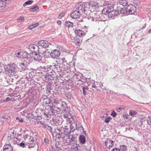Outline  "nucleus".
<instances>
[{"label":"nucleus","mask_w":151,"mask_h":151,"mask_svg":"<svg viewBox=\"0 0 151 151\" xmlns=\"http://www.w3.org/2000/svg\"><path fill=\"white\" fill-rule=\"evenodd\" d=\"M19 65L23 70H26L27 69V63L26 62L19 64Z\"/></svg>","instance_id":"obj_32"},{"label":"nucleus","mask_w":151,"mask_h":151,"mask_svg":"<svg viewBox=\"0 0 151 151\" xmlns=\"http://www.w3.org/2000/svg\"><path fill=\"white\" fill-rule=\"evenodd\" d=\"M137 114L136 111L130 110L129 112V115L132 116H134Z\"/></svg>","instance_id":"obj_44"},{"label":"nucleus","mask_w":151,"mask_h":151,"mask_svg":"<svg viewBox=\"0 0 151 151\" xmlns=\"http://www.w3.org/2000/svg\"><path fill=\"white\" fill-rule=\"evenodd\" d=\"M147 15L150 19L151 17V9H150L148 11Z\"/></svg>","instance_id":"obj_56"},{"label":"nucleus","mask_w":151,"mask_h":151,"mask_svg":"<svg viewBox=\"0 0 151 151\" xmlns=\"http://www.w3.org/2000/svg\"><path fill=\"white\" fill-rule=\"evenodd\" d=\"M73 42H75L77 45L80 46L82 43V39L80 37L76 36L73 38Z\"/></svg>","instance_id":"obj_17"},{"label":"nucleus","mask_w":151,"mask_h":151,"mask_svg":"<svg viewBox=\"0 0 151 151\" xmlns=\"http://www.w3.org/2000/svg\"><path fill=\"white\" fill-rule=\"evenodd\" d=\"M63 131L64 132L66 136H68L70 135L69 134L70 132H71V131H70V129L68 125H65L63 128Z\"/></svg>","instance_id":"obj_25"},{"label":"nucleus","mask_w":151,"mask_h":151,"mask_svg":"<svg viewBox=\"0 0 151 151\" xmlns=\"http://www.w3.org/2000/svg\"><path fill=\"white\" fill-rule=\"evenodd\" d=\"M74 125L76 127V129L78 130H80L82 129L83 130V132L85 133V134H86L85 132L84 131V129L82 126L81 124L78 122H77L75 123H74Z\"/></svg>","instance_id":"obj_20"},{"label":"nucleus","mask_w":151,"mask_h":151,"mask_svg":"<svg viewBox=\"0 0 151 151\" xmlns=\"http://www.w3.org/2000/svg\"><path fill=\"white\" fill-rule=\"evenodd\" d=\"M47 41L45 40H42L39 41L38 43V46H41L42 47V52L41 53L45 56V57H47Z\"/></svg>","instance_id":"obj_3"},{"label":"nucleus","mask_w":151,"mask_h":151,"mask_svg":"<svg viewBox=\"0 0 151 151\" xmlns=\"http://www.w3.org/2000/svg\"><path fill=\"white\" fill-rule=\"evenodd\" d=\"M61 63H66V61L65 59V58H63L60 61Z\"/></svg>","instance_id":"obj_57"},{"label":"nucleus","mask_w":151,"mask_h":151,"mask_svg":"<svg viewBox=\"0 0 151 151\" xmlns=\"http://www.w3.org/2000/svg\"><path fill=\"white\" fill-rule=\"evenodd\" d=\"M79 141L80 143L83 144L86 142V138L83 135H81L79 137Z\"/></svg>","instance_id":"obj_30"},{"label":"nucleus","mask_w":151,"mask_h":151,"mask_svg":"<svg viewBox=\"0 0 151 151\" xmlns=\"http://www.w3.org/2000/svg\"><path fill=\"white\" fill-rule=\"evenodd\" d=\"M85 5L84 3L82 2H80L78 4H77L76 7L78 10H84V7Z\"/></svg>","instance_id":"obj_22"},{"label":"nucleus","mask_w":151,"mask_h":151,"mask_svg":"<svg viewBox=\"0 0 151 151\" xmlns=\"http://www.w3.org/2000/svg\"><path fill=\"white\" fill-rule=\"evenodd\" d=\"M60 65H61L60 67L62 68L65 71L68 70L69 68V65L67 63H61Z\"/></svg>","instance_id":"obj_28"},{"label":"nucleus","mask_w":151,"mask_h":151,"mask_svg":"<svg viewBox=\"0 0 151 151\" xmlns=\"http://www.w3.org/2000/svg\"><path fill=\"white\" fill-rule=\"evenodd\" d=\"M145 131L143 130H138V135L139 136L142 135L144 136L143 133H144Z\"/></svg>","instance_id":"obj_49"},{"label":"nucleus","mask_w":151,"mask_h":151,"mask_svg":"<svg viewBox=\"0 0 151 151\" xmlns=\"http://www.w3.org/2000/svg\"><path fill=\"white\" fill-rule=\"evenodd\" d=\"M127 149V147L125 145H120V148L119 150L120 151H126Z\"/></svg>","instance_id":"obj_37"},{"label":"nucleus","mask_w":151,"mask_h":151,"mask_svg":"<svg viewBox=\"0 0 151 151\" xmlns=\"http://www.w3.org/2000/svg\"><path fill=\"white\" fill-rule=\"evenodd\" d=\"M65 26L68 27H71L73 26V23L70 21H66L65 22Z\"/></svg>","instance_id":"obj_35"},{"label":"nucleus","mask_w":151,"mask_h":151,"mask_svg":"<svg viewBox=\"0 0 151 151\" xmlns=\"http://www.w3.org/2000/svg\"><path fill=\"white\" fill-rule=\"evenodd\" d=\"M48 91V120L49 117L50 118L51 115L55 116L59 114L60 111L62 110V116L67 118L68 122L69 121L72 117L70 108L68 107L67 104L64 101L62 102L61 104L57 102L54 98L53 91L49 90Z\"/></svg>","instance_id":"obj_1"},{"label":"nucleus","mask_w":151,"mask_h":151,"mask_svg":"<svg viewBox=\"0 0 151 151\" xmlns=\"http://www.w3.org/2000/svg\"><path fill=\"white\" fill-rule=\"evenodd\" d=\"M24 139L27 141L28 143L30 144L34 143L35 144V140L34 138L32 137L29 136L27 134L24 135Z\"/></svg>","instance_id":"obj_10"},{"label":"nucleus","mask_w":151,"mask_h":151,"mask_svg":"<svg viewBox=\"0 0 151 151\" xmlns=\"http://www.w3.org/2000/svg\"><path fill=\"white\" fill-rule=\"evenodd\" d=\"M70 135L67 136V137L65 139V142L68 145H70L73 146V142L71 139V138L70 137Z\"/></svg>","instance_id":"obj_26"},{"label":"nucleus","mask_w":151,"mask_h":151,"mask_svg":"<svg viewBox=\"0 0 151 151\" xmlns=\"http://www.w3.org/2000/svg\"><path fill=\"white\" fill-rule=\"evenodd\" d=\"M55 147L52 146L51 147H50V151H57L59 149H60V147H58V145L56 143L55 144Z\"/></svg>","instance_id":"obj_33"},{"label":"nucleus","mask_w":151,"mask_h":151,"mask_svg":"<svg viewBox=\"0 0 151 151\" xmlns=\"http://www.w3.org/2000/svg\"><path fill=\"white\" fill-rule=\"evenodd\" d=\"M39 25V24L38 23H36L35 24H32V26L34 28L35 27H36L38 26Z\"/></svg>","instance_id":"obj_62"},{"label":"nucleus","mask_w":151,"mask_h":151,"mask_svg":"<svg viewBox=\"0 0 151 151\" xmlns=\"http://www.w3.org/2000/svg\"><path fill=\"white\" fill-rule=\"evenodd\" d=\"M17 66L14 64L5 65L4 69L6 72H8L11 75H15L16 74Z\"/></svg>","instance_id":"obj_2"},{"label":"nucleus","mask_w":151,"mask_h":151,"mask_svg":"<svg viewBox=\"0 0 151 151\" xmlns=\"http://www.w3.org/2000/svg\"><path fill=\"white\" fill-rule=\"evenodd\" d=\"M11 99H12L11 98H9V97H8L5 99V101L6 102H9V101H11Z\"/></svg>","instance_id":"obj_63"},{"label":"nucleus","mask_w":151,"mask_h":151,"mask_svg":"<svg viewBox=\"0 0 151 151\" xmlns=\"http://www.w3.org/2000/svg\"><path fill=\"white\" fill-rule=\"evenodd\" d=\"M133 3L136 5H139L140 4V1L139 0H134Z\"/></svg>","instance_id":"obj_50"},{"label":"nucleus","mask_w":151,"mask_h":151,"mask_svg":"<svg viewBox=\"0 0 151 151\" xmlns=\"http://www.w3.org/2000/svg\"><path fill=\"white\" fill-rule=\"evenodd\" d=\"M89 5L91 6L96 7L98 5V3L95 1H92L90 2Z\"/></svg>","instance_id":"obj_36"},{"label":"nucleus","mask_w":151,"mask_h":151,"mask_svg":"<svg viewBox=\"0 0 151 151\" xmlns=\"http://www.w3.org/2000/svg\"><path fill=\"white\" fill-rule=\"evenodd\" d=\"M59 67H56V65H50L49 67H48V73L49 74H54L55 71H58Z\"/></svg>","instance_id":"obj_6"},{"label":"nucleus","mask_w":151,"mask_h":151,"mask_svg":"<svg viewBox=\"0 0 151 151\" xmlns=\"http://www.w3.org/2000/svg\"><path fill=\"white\" fill-rule=\"evenodd\" d=\"M98 85H99V88H101L103 86V83L101 82L100 83L99 82V84H98Z\"/></svg>","instance_id":"obj_59"},{"label":"nucleus","mask_w":151,"mask_h":151,"mask_svg":"<svg viewBox=\"0 0 151 151\" xmlns=\"http://www.w3.org/2000/svg\"><path fill=\"white\" fill-rule=\"evenodd\" d=\"M55 77V76L54 74H49L48 73V80H53Z\"/></svg>","instance_id":"obj_34"},{"label":"nucleus","mask_w":151,"mask_h":151,"mask_svg":"<svg viewBox=\"0 0 151 151\" xmlns=\"http://www.w3.org/2000/svg\"><path fill=\"white\" fill-rule=\"evenodd\" d=\"M13 150V147L10 144H6L3 149V151H12Z\"/></svg>","instance_id":"obj_21"},{"label":"nucleus","mask_w":151,"mask_h":151,"mask_svg":"<svg viewBox=\"0 0 151 151\" xmlns=\"http://www.w3.org/2000/svg\"><path fill=\"white\" fill-rule=\"evenodd\" d=\"M82 89H83V94L84 95H86L87 93V91H86V90L84 88H82Z\"/></svg>","instance_id":"obj_60"},{"label":"nucleus","mask_w":151,"mask_h":151,"mask_svg":"<svg viewBox=\"0 0 151 151\" xmlns=\"http://www.w3.org/2000/svg\"><path fill=\"white\" fill-rule=\"evenodd\" d=\"M72 93L70 92L66 93L65 94V96L68 99H70L71 98Z\"/></svg>","instance_id":"obj_43"},{"label":"nucleus","mask_w":151,"mask_h":151,"mask_svg":"<svg viewBox=\"0 0 151 151\" xmlns=\"http://www.w3.org/2000/svg\"><path fill=\"white\" fill-rule=\"evenodd\" d=\"M147 123L150 125L151 126V116H149L147 117Z\"/></svg>","instance_id":"obj_52"},{"label":"nucleus","mask_w":151,"mask_h":151,"mask_svg":"<svg viewBox=\"0 0 151 151\" xmlns=\"http://www.w3.org/2000/svg\"><path fill=\"white\" fill-rule=\"evenodd\" d=\"M111 117L109 116L105 118L104 120V122L107 123H108L111 119Z\"/></svg>","instance_id":"obj_47"},{"label":"nucleus","mask_w":151,"mask_h":151,"mask_svg":"<svg viewBox=\"0 0 151 151\" xmlns=\"http://www.w3.org/2000/svg\"><path fill=\"white\" fill-rule=\"evenodd\" d=\"M117 10L120 12L121 14H126L127 15H128L127 9V6H123L122 7H120L119 8H117Z\"/></svg>","instance_id":"obj_19"},{"label":"nucleus","mask_w":151,"mask_h":151,"mask_svg":"<svg viewBox=\"0 0 151 151\" xmlns=\"http://www.w3.org/2000/svg\"><path fill=\"white\" fill-rule=\"evenodd\" d=\"M109 9L108 8H106V7H105L102 10V13L103 14H108L109 13Z\"/></svg>","instance_id":"obj_40"},{"label":"nucleus","mask_w":151,"mask_h":151,"mask_svg":"<svg viewBox=\"0 0 151 151\" xmlns=\"http://www.w3.org/2000/svg\"><path fill=\"white\" fill-rule=\"evenodd\" d=\"M116 114H117L115 111L113 110L111 114V115L113 117H115L116 116Z\"/></svg>","instance_id":"obj_54"},{"label":"nucleus","mask_w":151,"mask_h":151,"mask_svg":"<svg viewBox=\"0 0 151 151\" xmlns=\"http://www.w3.org/2000/svg\"><path fill=\"white\" fill-rule=\"evenodd\" d=\"M33 1L32 0H28L25 2L23 4V6L25 7L27 5L31 4L33 3Z\"/></svg>","instance_id":"obj_39"},{"label":"nucleus","mask_w":151,"mask_h":151,"mask_svg":"<svg viewBox=\"0 0 151 151\" xmlns=\"http://www.w3.org/2000/svg\"><path fill=\"white\" fill-rule=\"evenodd\" d=\"M75 33L76 35L80 37L83 36H84L85 35V33L83 30L80 29H77L75 30Z\"/></svg>","instance_id":"obj_24"},{"label":"nucleus","mask_w":151,"mask_h":151,"mask_svg":"<svg viewBox=\"0 0 151 151\" xmlns=\"http://www.w3.org/2000/svg\"><path fill=\"white\" fill-rule=\"evenodd\" d=\"M19 145L22 147H25L30 148L33 147L35 145V144L34 143H28L27 142H26L25 144L23 142H21L19 144Z\"/></svg>","instance_id":"obj_14"},{"label":"nucleus","mask_w":151,"mask_h":151,"mask_svg":"<svg viewBox=\"0 0 151 151\" xmlns=\"http://www.w3.org/2000/svg\"><path fill=\"white\" fill-rule=\"evenodd\" d=\"M89 81H90V78H86L83 76L82 75V76L81 77L80 79L78 80V81H81L82 83H85L87 81L88 82Z\"/></svg>","instance_id":"obj_27"},{"label":"nucleus","mask_w":151,"mask_h":151,"mask_svg":"<svg viewBox=\"0 0 151 151\" xmlns=\"http://www.w3.org/2000/svg\"><path fill=\"white\" fill-rule=\"evenodd\" d=\"M22 53V51H19L16 52L15 54L17 57H18L19 58H22V55H23Z\"/></svg>","instance_id":"obj_38"},{"label":"nucleus","mask_w":151,"mask_h":151,"mask_svg":"<svg viewBox=\"0 0 151 151\" xmlns=\"http://www.w3.org/2000/svg\"><path fill=\"white\" fill-rule=\"evenodd\" d=\"M82 76V74L80 73H76L73 76V77L74 78H77L78 77H79L81 78V76Z\"/></svg>","instance_id":"obj_48"},{"label":"nucleus","mask_w":151,"mask_h":151,"mask_svg":"<svg viewBox=\"0 0 151 151\" xmlns=\"http://www.w3.org/2000/svg\"><path fill=\"white\" fill-rule=\"evenodd\" d=\"M32 57L34 58L35 61H40L42 59V56L39 53L35 52H33L32 53Z\"/></svg>","instance_id":"obj_13"},{"label":"nucleus","mask_w":151,"mask_h":151,"mask_svg":"<svg viewBox=\"0 0 151 151\" xmlns=\"http://www.w3.org/2000/svg\"><path fill=\"white\" fill-rule=\"evenodd\" d=\"M24 17H23L21 16L19 18L17 19V21L19 22H21L22 21H24Z\"/></svg>","instance_id":"obj_53"},{"label":"nucleus","mask_w":151,"mask_h":151,"mask_svg":"<svg viewBox=\"0 0 151 151\" xmlns=\"http://www.w3.org/2000/svg\"><path fill=\"white\" fill-rule=\"evenodd\" d=\"M52 120L51 122H52L53 124L57 126L60 124V121L57 118H52Z\"/></svg>","instance_id":"obj_31"},{"label":"nucleus","mask_w":151,"mask_h":151,"mask_svg":"<svg viewBox=\"0 0 151 151\" xmlns=\"http://www.w3.org/2000/svg\"><path fill=\"white\" fill-rule=\"evenodd\" d=\"M73 12L70 15L71 17L73 19L79 18L80 16V12L79 10H73Z\"/></svg>","instance_id":"obj_11"},{"label":"nucleus","mask_w":151,"mask_h":151,"mask_svg":"<svg viewBox=\"0 0 151 151\" xmlns=\"http://www.w3.org/2000/svg\"><path fill=\"white\" fill-rule=\"evenodd\" d=\"M48 130H49L50 133H52V128L51 127L48 126Z\"/></svg>","instance_id":"obj_61"},{"label":"nucleus","mask_w":151,"mask_h":151,"mask_svg":"<svg viewBox=\"0 0 151 151\" xmlns=\"http://www.w3.org/2000/svg\"><path fill=\"white\" fill-rule=\"evenodd\" d=\"M65 14L66 13L65 12L61 13L58 16L59 18L61 19L65 15Z\"/></svg>","instance_id":"obj_51"},{"label":"nucleus","mask_w":151,"mask_h":151,"mask_svg":"<svg viewBox=\"0 0 151 151\" xmlns=\"http://www.w3.org/2000/svg\"><path fill=\"white\" fill-rule=\"evenodd\" d=\"M70 65H71V66L72 67H75V63H74V62H71L70 63Z\"/></svg>","instance_id":"obj_58"},{"label":"nucleus","mask_w":151,"mask_h":151,"mask_svg":"<svg viewBox=\"0 0 151 151\" xmlns=\"http://www.w3.org/2000/svg\"><path fill=\"white\" fill-rule=\"evenodd\" d=\"M93 82L92 83V84L91 85V87L93 88V89H92L91 88V89H92V90L94 92H97L98 91H99L100 90L98 89L99 86H96L99 84V82L97 81H95L94 80L92 81Z\"/></svg>","instance_id":"obj_15"},{"label":"nucleus","mask_w":151,"mask_h":151,"mask_svg":"<svg viewBox=\"0 0 151 151\" xmlns=\"http://www.w3.org/2000/svg\"><path fill=\"white\" fill-rule=\"evenodd\" d=\"M127 9L128 15L134 14L136 11V7L132 4L127 5Z\"/></svg>","instance_id":"obj_5"},{"label":"nucleus","mask_w":151,"mask_h":151,"mask_svg":"<svg viewBox=\"0 0 151 151\" xmlns=\"http://www.w3.org/2000/svg\"><path fill=\"white\" fill-rule=\"evenodd\" d=\"M70 120H71L72 122H74L76 123V122H78L76 118H74L73 116H72V118H71V119Z\"/></svg>","instance_id":"obj_55"},{"label":"nucleus","mask_w":151,"mask_h":151,"mask_svg":"<svg viewBox=\"0 0 151 151\" xmlns=\"http://www.w3.org/2000/svg\"><path fill=\"white\" fill-rule=\"evenodd\" d=\"M114 6L113 4H108L107 5L106 8L109 9V12L114 9L113 7Z\"/></svg>","instance_id":"obj_42"},{"label":"nucleus","mask_w":151,"mask_h":151,"mask_svg":"<svg viewBox=\"0 0 151 151\" xmlns=\"http://www.w3.org/2000/svg\"><path fill=\"white\" fill-rule=\"evenodd\" d=\"M22 54V58H25L28 57V54L27 52L23 51Z\"/></svg>","instance_id":"obj_45"},{"label":"nucleus","mask_w":151,"mask_h":151,"mask_svg":"<svg viewBox=\"0 0 151 151\" xmlns=\"http://www.w3.org/2000/svg\"><path fill=\"white\" fill-rule=\"evenodd\" d=\"M105 144L107 148H110L113 145L114 141L109 139H107L105 141Z\"/></svg>","instance_id":"obj_16"},{"label":"nucleus","mask_w":151,"mask_h":151,"mask_svg":"<svg viewBox=\"0 0 151 151\" xmlns=\"http://www.w3.org/2000/svg\"><path fill=\"white\" fill-rule=\"evenodd\" d=\"M71 139L72 141L73 142V146L75 145V144H76V143L78 142V139L77 136L75 135H72L71 136Z\"/></svg>","instance_id":"obj_29"},{"label":"nucleus","mask_w":151,"mask_h":151,"mask_svg":"<svg viewBox=\"0 0 151 151\" xmlns=\"http://www.w3.org/2000/svg\"><path fill=\"white\" fill-rule=\"evenodd\" d=\"M39 9L37 5H36L33 7L29 9V10L30 12H35Z\"/></svg>","instance_id":"obj_41"},{"label":"nucleus","mask_w":151,"mask_h":151,"mask_svg":"<svg viewBox=\"0 0 151 151\" xmlns=\"http://www.w3.org/2000/svg\"><path fill=\"white\" fill-rule=\"evenodd\" d=\"M48 53H49V57H50L53 59H57L58 58L60 55V51L58 50H53L50 52L48 51Z\"/></svg>","instance_id":"obj_4"},{"label":"nucleus","mask_w":151,"mask_h":151,"mask_svg":"<svg viewBox=\"0 0 151 151\" xmlns=\"http://www.w3.org/2000/svg\"><path fill=\"white\" fill-rule=\"evenodd\" d=\"M111 151H120L119 149L117 148H115L113 149Z\"/></svg>","instance_id":"obj_64"},{"label":"nucleus","mask_w":151,"mask_h":151,"mask_svg":"<svg viewBox=\"0 0 151 151\" xmlns=\"http://www.w3.org/2000/svg\"><path fill=\"white\" fill-rule=\"evenodd\" d=\"M79 145L77 144V143H76V144H75L74 146H73V149L75 150H78V148L79 147Z\"/></svg>","instance_id":"obj_46"},{"label":"nucleus","mask_w":151,"mask_h":151,"mask_svg":"<svg viewBox=\"0 0 151 151\" xmlns=\"http://www.w3.org/2000/svg\"><path fill=\"white\" fill-rule=\"evenodd\" d=\"M10 2L11 0H0V10L4 9L6 7V4Z\"/></svg>","instance_id":"obj_12"},{"label":"nucleus","mask_w":151,"mask_h":151,"mask_svg":"<svg viewBox=\"0 0 151 151\" xmlns=\"http://www.w3.org/2000/svg\"><path fill=\"white\" fill-rule=\"evenodd\" d=\"M69 123V124L68 125V127H69V128L70 129V131L72 132H73L76 130V127L74 125L73 123H75V122H73L72 121L70 120H69V121H68Z\"/></svg>","instance_id":"obj_23"},{"label":"nucleus","mask_w":151,"mask_h":151,"mask_svg":"<svg viewBox=\"0 0 151 151\" xmlns=\"http://www.w3.org/2000/svg\"><path fill=\"white\" fill-rule=\"evenodd\" d=\"M65 136L64 133L60 131L55 136L56 140L58 142L62 141Z\"/></svg>","instance_id":"obj_8"},{"label":"nucleus","mask_w":151,"mask_h":151,"mask_svg":"<svg viewBox=\"0 0 151 151\" xmlns=\"http://www.w3.org/2000/svg\"><path fill=\"white\" fill-rule=\"evenodd\" d=\"M119 14V11L118 10L113 9L109 12L108 16L109 18H112L118 15Z\"/></svg>","instance_id":"obj_18"},{"label":"nucleus","mask_w":151,"mask_h":151,"mask_svg":"<svg viewBox=\"0 0 151 151\" xmlns=\"http://www.w3.org/2000/svg\"><path fill=\"white\" fill-rule=\"evenodd\" d=\"M128 1L127 0H120L118 2L116 5L117 8L126 6L127 5Z\"/></svg>","instance_id":"obj_9"},{"label":"nucleus","mask_w":151,"mask_h":151,"mask_svg":"<svg viewBox=\"0 0 151 151\" xmlns=\"http://www.w3.org/2000/svg\"><path fill=\"white\" fill-rule=\"evenodd\" d=\"M40 48L38 46L35 44L30 45L28 47V49L30 50L32 53L33 52H37L39 51Z\"/></svg>","instance_id":"obj_7"}]
</instances>
